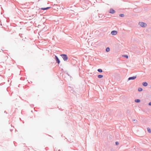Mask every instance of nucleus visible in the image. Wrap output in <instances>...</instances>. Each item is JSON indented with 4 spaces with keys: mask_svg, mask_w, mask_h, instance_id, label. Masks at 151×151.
<instances>
[{
    "mask_svg": "<svg viewBox=\"0 0 151 151\" xmlns=\"http://www.w3.org/2000/svg\"><path fill=\"white\" fill-rule=\"evenodd\" d=\"M139 24L142 27H145L147 25V24L143 22H139Z\"/></svg>",
    "mask_w": 151,
    "mask_h": 151,
    "instance_id": "2",
    "label": "nucleus"
},
{
    "mask_svg": "<svg viewBox=\"0 0 151 151\" xmlns=\"http://www.w3.org/2000/svg\"><path fill=\"white\" fill-rule=\"evenodd\" d=\"M12 130H12V129H10V131L11 132H12Z\"/></svg>",
    "mask_w": 151,
    "mask_h": 151,
    "instance_id": "22",
    "label": "nucleus"
},
{
    "mask_svg": "<svg viewBox=\"0 0 151 151\" xmlns=\"http://www.w3.org/2000/svg\"><path fill=\"white\" fill-rule=\"evenodd\" d=\"M107 52H109L110 51V48L109 47H107L105 50Z\"/></svg>",
    "mask_w": 151,
    "mask_h": 151,
    "instance_id": "11",
    "label": "nucleus"
},
{
    "mask_svg": "<svg viewBox=\"0 0 151 151\" xmlns=\"http://www.w3.org/2000/svg\"><path fill=\"white\" fill-rule=\"evenodd\" d=\"M97 77L99 78H101L103 77V76L102 75H99L97 76Z\"/></svg>",
    "mask_w": 151,
    "mask_h": 151,
    "instance_id": "12",
    "label": "nucleus"
},
{
    "mask_svg": "<svg viewBox=\"0 0 151 151\" xmlns=\"http://www.w3.org/2000/svg\"><path fill=\"white\" fill-rule=\"evenodd\" d=\"M109 12L110 14H114L116 12V11L113 8H110L109 11Z\"/></svg>",
    "mask_w": 151,
    "mask_h": 151,
    "instance_id": "5",
    "label": "nucleus"
},
{
    "mask_svg": "<svg viewBox=\"0 0 151 151\" xmlns=\"http://www.w3.org/2000/svg\"><path fill=\"white\" fill-rule=\"evenodd\" d=\"M147 130L148 131V132L150 133H151V129L149 127H147Z\"/></svg>",
    "mask_w": 151,
    "mask_h": 151,
    "instance_id": "13",
    "label": "nucleus"
},
{
    "mask_svg": "<svg viewBox=\"0 0 151 151\" xmlns=\"http://www.w3.org/2000/svg\"><path fill=\"white\" fill-rule=\"evenodd\" d=\"M51 8V7H50V6L47 7H46L41 8H40V9L41 10H47L48 9H50Z\"/></svg>",
    "mask_w": 151,
    "mask_h": 151,
    "instance_id": "7",
    "label": "nucleus"
},
{
    "mask_svg": "<svg viewBox=\"0 0 151 151\" xmlns=\"http://www.w3.org/2000/svg\"><path fill=\"white\" fill-rule=\"evenodd\" d=\"M137 76L136 75L132 77H129L128 79V80L130 81L131 80H134L135 79L137 78Z\"/></svg>",
    "mask_w": 151,
    "mask_h": 151,
    "instance_id": "4",
    "label": "nucleus"
},
{
    "mask_svg": "<svg viewBox=\"0 0 151 151\" xmlns=\"http://www.w3.org/2000/svg\"><path fill=\"white\" fill-rule=\"evenodd\" d=\"M97 71L99 72V73H102L103 72V70H102L101 69V68H99V69H98V70H97Z\"/></svg>",
    "mask_w": 151,
    "mask_h": 151,
    "instance_id": "16",
    "label": "nucleus"
},
{
    "mask_svg": "<svg viewBox=\"0 0 151 151\" xmlns=\"http://www.w3.org/2000/svg\"><path fill=\"white\" fill-rule=\"evenodd\" d=\"M122 56L123 57L126 58L127 59H128V55H122Z\"/></svg>",
    "mask_w": 151,
    "mask_h": 151,
    "instance_id": "15",
    "label": "nucleus"
},
{
    "mask_svg": "<svg viewBox=\"0 0 151 151\" xmlns=\"http://www.w3.org/2000/svg\"><path fill=\"white\" fill-rule=\"evenodd\" d=\"M119 16L121 17H124V15L123 14H119Z\"/></svg>",
    "mask_w": 151,
    "mask_h": 151,
    "instance_id": "18",
    "label": "nucleus"
},
{
    "mask_svg": "<svg viewBox=\"0 0 151 151\" xmlns=\"http://www.w3.org/2000/svg\"><path fill=\"white\" fill-rule=\"evenodd\" d=\"M148 105L150 106H151V101L149 103Z\"/></svg>",
    "mask_w": 151,
    "mask_h": 151,
    "instance_id": "21",
    "label": "nucleus"
},
{
    "mask_svg": "<svg viewBox=\"0 0 151 151\" xmlns=\"http://www.w3.org/2000/svg\"><path fill=\"white\" fill-rule=\"evenodd\" d=\"M115 144L116 145H118L119 144V143L118 142L116 141L115 142Z\"/></svg>",
    "mask_w": 151,
    "mask_h": 151,
    "instance_id": "19",
    "label": "nucleus"
},
{
    "mask_svg": "<svg viewBox=\"0 0 151 151\" xmlns=\"http://www.w3.org/2000/svg\"><path fill=\"white\" fill-rule=\"evenodd\" d=\"M58 151H61V150H60H60H59Z\"/></svg>",
    "mask_w": 151,
    "mask_h": 151,
    "instance_id": "25",
    "label": "nucleus"
},
{
    "mask_svg": "<svg viewBox=\"0 0 151 151\" xmlns=\"http://www.w3.org/2000/svg\"><path fill=\"white\" fill-rule=\"evenodd\" d=\"M5 112L6 113V111H5Z\"/></svg>",
    "mask_w": 151,
    "mask_h": 151,
    "instance_id": "27",
    "label": "nucleus"
},
{
    "mask_svg": "<svg viewBox=\"0 0 151 151\" xmlns=\"http://www.w3.org/2000/svg\"><path fill=\"white\" fill-rule=\"evenodd\" d=\"M60 56L63 58L64 61H67L68 59V56L66 54H62L60 55Z\"/></svg>",
    "mask_w": 151,
    "mask_h": 151,
    "instance_id": "1",
    "label": "nucleus"
},
{
    "mask_svg": "<svg viewBox=\"0 0 151 151\" xmlns=\"http://www.w3.org/2000/svg\"><path fill=\"white\" fill-rule=\"evenodd\" d=\"M142 85L145 87H146L148 85V83L146 82H144L142 83Z\"/></svg>",
    "mask_w": 151,
    "mask_h": 151,
    "instance_id": "9",
    "label": "nucleus"
},
{
    "mask_svg": "<svg viewBox=\"0 0 151 151\" xmlns=\"http://www.w3.org/2000/svg\"><path fill=\"white\" fill-rule=\"evenodd\" d=\"M5 112L6 113V111H5Z\"/></svg>",
    "mask_w": 151,
    "mask_h": 151,
    "instance_id": "28",
    "label": "nucleus"
},
{
    "mask_svg": "<svg viewBox=\"0 0 151 151\" xmlns=\"http://www.w3.org/2000/svg\"><path fill=\"white\" fill-rule=\"evenodd\" d=\"M67 74L68 76H69V75L68 73H67Z\"/></svg>",
    "mask_w": 151,
    "mask_h": 151,
    "instance_id": "23",
    "label": "nucleus"
},
{
    "mask_svg": "<svg viewBox=\"0 0 151 151\" xmlns=\"http://www.w3.org/2000/svg\"><path fill=\"white\" fill-rule=\"evenodd\" d=\"M54 58L55 59L56 63H57L58 64H59L60 63V61L57 55H55V58Z\"/></svg>",
    "mask_w": 151,
    "mask_h": 151,
    "instance_id": "3",
    "label": "nucleus"
},
{
    "mask_svg": "<svg viewBox=\"0 0 151 151\" xmlns=\"http://www.w3.org/2000/svg\"><path fill=\"white\" fill-rule=\"evenodd\" d=\"M126 114L127 115H131L132 114V112L130 109H128L127 111Z\"/></svg>",
    "mask_w": 151,
    "mask_h": 151,
    "instance_id": "8",
    "label": "nucleus"
},
{
    "mask_svg": "<svg viewBox=\"0 0 151 151\" xmlns=\"http://www.w3.org/2000/svg\"><path fill=\"white\" fill-rule=\"evenodd\" d=\"M142 90L143 89L141 87H139L138 89V91L139 92H141L142 91Z\"/></svg>",
    "mask_w": 151,
    "mask_h": 151,
    "instance_id": "14",
    "label": "nucleus"
},
{
    "mask_svg": "<svg viewBox=\"0 0 151 151\" xmlns=\"http://www.w3.org/2000/svg\"><path fill=\"white\" fill-rule=\"evenodd\" d=\"M140 101H141L139 99H135L134 100V101L136 103H139L140 102Z\"/></svg>",
    "mask_w": 151,
    "mask_h": 151,
    "instance_id": "10",
    "label": "nucleus"
},
{
    "mask_svg": "<svg viewBox=\"0 0 151 151\" xmlns=\"http://www.w3.org/2000/svg\"><path fill=\"white\" fill-rule=\"evenodd\" d=\"M2 25V24H1V25Z\"/></svg>",
    "mask_w": 151,
    "mask_h": 151,
    "instance_id": "26",
    "label": "nucleus"
},
{
    "mask_svg": "<svg viewBox=\"0 0 151 151\" xmlns=\"http://www.w3.org/2000/svg\"><path fill=\"white\" fill-rule=\"evenodd\" d=\"M117 31L116 30H113L111 31V34L113 35H115L117 33Z\"/></svg>",
    "mask_w": 151,
    "mask_h": 151,
    "instance_id": "6",
    "label": "nucleus"
},
{
    "mask_svg": "<svg viewBox=\"0 0 151 151\" xmlns=\"http://www.w3.org/2000/svg\"><path fill=\"white\" fill-rule=\"evenodd\" d=\"M133 122H137V120L135 119H134L132 120Z\"/></svg>",
    "mask_w": 151,
    "mask_h": 151,
    "instance_id": "20",
    "label": "nucleus"
},
{
    "mask_svg": "<svg viewBox=\"0 0 151 151\" xmlns=\"http://www.w3.org/2000/svg\"><path fill=\"white\" fill-rule=\"evenodd\" d=\"M54 7V9H58L59 8H60V6H55Z\"/></svg>",
    "mask_w": 151,
    "mask_h": 151,
    "instance_id": "17",
    "label": "nucleus"
},
{
    "mask_svg": "<svg viewBox=\"0 0 151 151\" xmlns=\"http://www.w3.org/2000/svg\"><path fill=\"white\" fill-rule=\"evenodd\" d=\"M113 149H111V150L112 151H113Z\"/></svg>",
    "mask_w": 151,
    "mask_h": 151,
    "instance_id": "24",
    "label": "nucleus"
}]
</instances>
